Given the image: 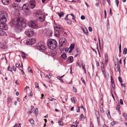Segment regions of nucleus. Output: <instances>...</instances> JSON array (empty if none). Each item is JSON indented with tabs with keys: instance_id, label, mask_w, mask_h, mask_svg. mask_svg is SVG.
Instances as JSON below:
<instances>
[{
	"instance_id": "52",
	"label": "nucleus",
	"mask_w": 127,
	"mask_h": 127,
	"mask_svg": "<svg viewBox=\"0 0 127 127\" xmlns=\"http://www.w3.org/2000/svg\"><path fill=\"white\" fill-rule=\"evenodd\" d=\"M120 103L121 105H122L123 104V100L122 99H121L120 100Z\"/></svg>"
},
{
	"instance_id": "3",
	"label": "nucleus",
	"mask_w": 127,
	"mask_h": 127,
	"mask_svg": "<svg viewBox=\"0 0 127 127\" xmlns=\"http://www.w3.org/2000/svg\"><path fill=\"white\" fill-rule=\"evenodd\" d=\"M57 42L54 39H51L48 41L47 45L48 47L51 49L53 50L57 47Z\"/></svg>"
},
{
	"instance_id": "56",
	"label": "nucleus",
	"mask_w": 127,
	"mask_h": 127,
	"mask_svg": "<svg viewBox=\"0 0 127 127\" xmlns=\"http://www.w3.org/2000/svg\"><path fill=\"white\" fill-rule=\"evenodd\" d=\"M112 87L114 89L115 88L114 84V83H112Z\"/></svg>"
},
{
	"instance_id": "32",
	"label": "nucleus",
	"mask_w": 127,
	"mask_h": 127,
	"mask_svg": "<svg viewBox=\"0 0 127 127\" xmlns=\"http://www.w3.org/2000/svg\"><path fill=\"white\" fill-rule=\"evenodd\" d=\"M8 71H9L11 72L12 71V68L10 67V66H9L8 67Z\"/></svg>"
},
{
	"instance_id": "47",
	"label": "nucleus",
	"mask_w": 127,
	"mask_h": 127,
	"mask_svg": "<svg viewBox=\"0 0 127 127\" xmlns=\"http://www.w3.org/2000/svg\"><path fill=\"white\" fill-rule=\"evenodd\" d=\"M73 90L75 93H76V91H77L76 89L74 87H73Z\"/></svg>"
},
{
	"instance_id": "55",
	"label": "nucleus",
	"mask_w": 127,
	"mask_h": 127,
	"mask_svg": "<svg viewBox=\"0 0 127 127\" xmlns=\"http://www.w3.org/2000/svg\"><path fill=\"white\" fill-rule=\"evenodd\" d=\"M72 102L74 104L75 103V101L73 97H72Z\"/></svg>"
},
{
	"instance_id": "41",
	"label": "nucleus",
	"mask_w": 127,
	"mask_h": 127,
	"mask_svg": "<svg viewBox=\"0 0 127 127\" xmlns=\"http://www.w3.org/2000/svg\"><path fill=\"white\" fill-rule=\"evenodd\" d=\"M12 68L13 70L14 71H16V68L15 66L14 65H13L12 66Z\"/></svg>"
},
{
	"instance_id": "20",
	"label": "nucleus",
	"mask_w": 127,
	"mask_h": 127,
	"mask_svg": "<svg viewBox=\"0 0 127 127\" xmlns=\"http://www.w3.org/2000/svg\"><path fill=\"white\" fill-rule=\"evenodd\" d=\"M61 56L64 59H65L66 58V54L65 53H64L61 55Z\"/></svg>"
},
{
	"instance_id": "16",
	"label": "nucleus",
	"mask_w": 127,
	"mask_h": 127,
	"mask_svg": "<svg viewBox=\"0 0 127 127\" xmlns=\"http://www.w3.org/2000/svg\"><path fill=\"white\" fill-rule=\"evenodd\" d=\"M36 42V40L34 38L31 39L30 40L31 45H33L34 43H35Z\"/></svg>"
},
{
	"instance_id": "53",
	"label": "nucleus",
	"mask_w": 127,
	"mask_h": 127,
	"mask_svg": "<svg viewBox=\"0 0 127 127\" xmlns=\"http://www.w3.org/2000/svg\"><path fill=\"white\" fill-rule=\"evenodd\" d=\"M100 110L103 113L104 112V110L103 109L102 107H100Z\"/></svg>"
},
{
	"instance_id": "64",
	"label": "nucleus",
	"mask_w": 127,
	"mask_h": 127,
	"mask_svg": "<svg viewBox=\"0 0 127 127\" xmlns=\"http://www.w3.org/2000/svg\"><path fill=\"white\" fill-rule=\"evenodd\" d=\"M27 88H29V87H28L27 86H26V87L25 88V91H27Z\"/></svg>"
},
{
	"instance_id": "33",
	"label": "nucleus",
	"mask_w": 127,
	"mask_h": 127,
	"mask_svg": "<svg viewBox=\"0 0 127 127\" xmlns=\"http://www.w3.org/2000/svg\"><path fill=\"white\" fill-rule=\"evenodd\" d=\"M58 123L59 125H63V122L61 121H58Z\"/></svg>"
},
{
	"instance_id": "57",
	"label": "nucleus",
	"mask_w": 127,
	"mask_h": 127,
	"mask_svg": "<svg viewBox=\"0 0 127 127\" xmlns=\"http://www.w3.org/2000/svg\"><path fill=\"white\" fill-rule=\"evenodd\" d=\"M90 127H94V125L91 122H90Z\"/></svg>"
},
{
	"instance_id": "50",
	"label": "nucleus",
	"mask_w": 127,
	"mask_h": 127,
	"mask_svg": "<svg viewBox=\"0 0 127 127\" xmlns=\"http://www.w3.org/2000/svg\"><path fill=\"white\" fill-rule=\"evenodd\" d=\"M115 124V122L113 121L111 123V125L112 126H113Z\"/></svg>"
},
{
	"instance_id": "49",
	"label": "nucleus",
	"mask_w": 127,
	"mask_h": 127,
	"mask_svg": "<svg viewBox=\"0 0 127 127\" xmlns=\"http://www.w3.org/2000/svg\"><path fill=\"white\" fill-rule=\"evenodd\" d=\"M104 74L105 75V78L106 79H108V76L106 74V73H104Z\"/></svg>"
},
{
	"instance_id": "2",
	"label": "nucleus",
	"mask_w": 127,
	"mask_h": 127,
	"mask_svg": "<svg viewBox=\"0 0 127 127\" xmlns=\"http://www.w3.org/2000/svg\"><path fill=\"white\" fill-rule=\"evenodd\" d=\"M30 7L32 8H34L35 6V3L34 0H30V6L28 3L24 4L22 6L23 9L25 12H28L30 9Z\"/></svg>"
},
{
	"instance_id": "59",
	"label": "nucleus",
	"mask_w": 127,
	"mask_h": 127,
	"mask_svg": "<svg viewBox=\"0 0 127 127\" xmlns=\"http://www.w3.org/2000/svg\"><path fill=\"white\" fill-rule=\"evenodd\" d=\"M34 109V107L33 106H31V110L32 111H33V110Z\"/></svg>"
},
{
	"instance_id": "43",
	"label": "nucleus",
	"mask_w": 127,
	"mask_h": 127,
	"mask_svg": "<svg viewBox=\"0 0 127 127\" xmlns=\"http://www.w3.org/2000/svg\"><path fill=\"white\" fill-rule=\"evenodd\" d=\"M118 79L119 81L121 83L122 82L121 78L120 77H118Z\"/></svg>"
},
{
	"instance_id": "31",
	"label": "nucleus",
	"mask_w": 127,
	"mask_h": 127,
	"mask_svg": "<svg viewBox=\"0 0 127 127\" xmlns=\"http://www.w3.org/2000/svg\"><path fill=\"white\" fill-rule=\"evenodd\" d=\"M7 102L8 103H9L11 100V99L10 97H8L7 98Z\"/></svg>"
},
{
	"instance_id": "19",
	"label": "nucleus",
	"mask_w": 127,
	"mask_h": 127,
	"mask_svg": "<svg viewBox=\"0 0 127 127\" xmlns=\"http://www.w3.org/2000/svg\"><path fill=\"white\" fill-rule=\"evenodd\" d=\"M67 62L69 63H71V56H69L68 58Z\"/></svg>"
},
{
	"instance_id": "61",
	"label": "nucleus",
	"mask_w": 127,
	"mask_h": 127,
	"mask_svg": "<svg viewBox=\"0 0 127 127\" xmlns=\"http://www.w3.org/2000/svg\"><path fill=\"white\" fill-rule=\"evenodd\" d=\"M78 109H77V112H79L80 111V109H79V108L78 107Z\"/></svg>"
},
{
	"instance_id": "18",
	"label": "nucleus",
	"mask_w": 127,
	"mask_h": 127,
	"mask_svg": "<svg viewBox=\"0 0 127 127\" xmlns=\"http://www.w3.org/2000/svg\"><path fill=\"white\" fill-rule=\"evenodd\" d=\"M21 53L22 54L21 55L23 59H25V58L26 57V56L27 55V54L23 52H21Z\"/></svg>"
},
{
	"instance_id": "27",
	"label": "nucleus",
	"mask_w": 127,
	"mask_h": 127,
	"mask_svg": "<svg viewBox=\"0 0 127 127\" xmlns=\"http://www.w3.org/2000/svg\"><path fill=\"white\" fill-rule=\"evenodd\" d=\"M30 122L32 124H33L34 123V121L32 119H31L30 120Z\"/></svg>"
},
{
	"instance_id": "44",
	"label": "nucleus",
	"mask_w": 127,
	"mask_h": 127,
	"mask_svg": "<svg viewBox=\"0 0 127 127\" xmlns=\"http://www.w3.org/2000/svg\"><path fill=\"white\" fill-rule=\"evenodd\" d=\"M111 82L112 83H114V81L113 79L112 78V76H111Z\"/></svg>"
},
{
	"instance_id": "39",
	"label": "nucleus",
	"mask_w": 127,
	"mask_h": 127,
	"mask_svg": "<svg viewBox=\"0 0 127 127\" xmlns=\"http://www.w3.org/2000/svg\"><path fill=\"white\" fill-rule=\"evenodd\" d=\"M2 49H5L6 48V47L7 46L5 44H3V45H2Z\"/></svg>"
},
{
	"instance_id": "13",
	"label": "nucleus",
	"mask_w": 127,
	"mask_h": 127,
	"mask_svg": "<svg viewBox=\"0 0 127 127\" xmlns=\"http://www.w3.org/2000/svg\"><path fill=\"white\" fill-rule=\"evenodd\" d=\"M65 51L66 52H68V53H70L71 52V44L69 48H65Z\"/></svg>"
},
{
	"instance_id": "9",
	"label": "nucleus",
	"mask_w": 127,
	"mask_h": 127,
	"mask_svg": "<svg viewBox=\"0 0 127 127\" xmlns=\"http://www.w3.org/2000/svg\"><path fill=\"white\" fill-rule=\"evenodd\" d=\"M59 47H65V45L66 44L67 41L66 39L64 38H62L59 40Z\"/></svg>"
},
{
	"instance_id": "46",
	"label": "nucleus",
	"mask_w": 127,
	"mask_h": 127,
	"mask_svg": "<svg viewBox=\"0 0 127 127\" xmlns=\"http://www.w3.org/2000/svg\"><path fill=\"white\" fill-rule=\"evenodd\" d=\"M67 23L69 24H71V22L69 19L67 20Z\"/></svg>"
},
{
	"instance_id": "37",
	"label": "nucleus",
	"mask_w": 127,
	"mask_h": 127,
	"mask_svg": "<svg viewBox=\"0 0 127 127\" xmlns=\"http://www.w3.org/2000/svg\"><path fill=\"white\" fill-rule=\"evenodd\" d=\"M28 71L32 72V70L30 67H29L28 68Z\"/></svg>"
},
{
	"instance_id": "42",
	"label": "nucleus",
	"mask_w": 127,
	"mask_h": 127,
	"mask_svg": "<svg viewBox=\"0 0 127 127\" xmlns=\"http://www.w3.org/2000/svg\"><path fill=\"white\" fill-rule=\"evenodd\" d=\"M107 116H108V117H109V116H110V112H109V110H108L107 111Z\"/></svg>"
},
{
	"instance_id": "28",
	"label": "nucleus",
	"mask_w": 127,
	"mask_h": 127,
	"mask_svg": "<svg viewBox=\"0 0 127 127\" xmlns=\"http://www.w3.org/2000/svg\"><path fill=\"white\" fill-rule=\"evenodd\" d=\"M26 43L27 45L31 44V43L30 42V40H27L26 42Z\"/></svg>"
},
{
	"instance_id": "62",
	"label": "nucleus",
	"mask_w": 127,
	"mask_h": 127,
	"mask_svg": "<svg viewBox=\"0 0 127 127\" xmlns=\"http://www.w3.org/2000/svg\"><path fill=\"white\" fill-rule=\"evenodd\" d=\"M32 112V111L31 110L29 111L27 113L29 114H31Z\"/></svg>"
},
{
	"instance_id": "1",
	"label": "nucleus",
	"mask_w": 127,
	"mask_h": 127,
	"mask_svg": "<svg viewBox=\"0 0 127 127\" xmlns=\"http://www.w3.org/2000/svg\"><path fill=\"white\" fill-rule=\"evenodd\" d=\"M7 17V13L4 11L0 12V29L6 30L8 29V26L5 24L6 22V18Z\"/></svg>"
},
{
	"instance_id": "12",
	"label": "nucleus",
	"mask_w": 127,
	"mask_h": 127,
	"mask_svg": "<svg viewBox=\"0 0 127 127\" xmlns=\"http://www.w3.org/2000/svg\"><path fill=\"white\" fill-rule=\"evenodd\" d=\"M54 35L57 37H59L60 35V30L55 31H54Z\"/></svg>"
},
{
	"instance_id": "10",
	"label": "nucleus",
	"mask_w": 127,
	"mask_h": 127,
	"mask_svg": "<svg viewBox=\"0 0 127 127\" xmlns=\"http://www.w3.org/2000/svg\"><path fill=\"white\" fill-rule=\"evenodd\" d=\"M34 33L33 30L32 29H30L25 31V33L28 37L32 36Z\"/></svg>"
},
{
	"instance_id": "34",
	"label": "nucleus",
	"mask_w": 127,
	"mask_h": 127,
	"mask_svg": "<svg viewBox=\"0 0 127 127\" xmlns=\"http://www.w3.org/2000/svg\"><path fill=\"white\" fill-rule=\"evenodd\" d=\"M116 110L119 111H120V107L119 105H117L116 107Z\"/></svg>"
},
{
	"instance_id": "48",
	"label": "nucleus",
	"mask_w": 127,
	"mask_h": 127,
	"mask_svg": "<svg viewBox=\"0 0 127 127\" xmlns=\"http://www.w3.org/2000/svg\"><path fill=\"white\" fill-rule=\"evenodd\" d=\"M29 96H32V93L31 91H30V92L29 94Z\"/></svg>"
},
{
	"instance_id": "11",
	"label": "nucleus",
	"mask_w": 127,
	"mask_h": 127,
	"mask_svg": "<svg viewBox=\"0 0 127 127\" xmlns=\"http://www.w3.org/2000/svg\"><path fill=\"white\" fill-rule=\"evenodd\" d=\"M45 34L47 36H52V32L49 29H47L45 32Z\"/></svg>"
},
{
	"instance_id": "24",
	"label": "nucleus",
	"mask_w": 127,
	"mask_h": 127,
	"mask_svg": "<svg viewBox=\"0 0 127 127\" xmlns=\"http://www.w3.org/2000/svg\"><path fill=\"white\" fill-rule=\"evenodd\" d=\"M38 109L37 108H36L35 109V110L34 111V113L36 115H37V112H38Z\"/></svg>"
},
{
	"instance_id": "29",
	"label": "nucleus",
	"mask_w": 127,
	"mask_h": 127,
	"mask_svg": "<svg viewBox=\"0 0 127 127\" xmlns=\"http://www.w3.org/2000/svg\"><path fill=\"white\" fill-rule=\"evenodd\" d=\"M123 116L125 119L127 120V114L126 113H124V114Z\"/></svg>"
},
{
	"instance_id": "17",
	"label": "nucleus",
	"mask_w": 127,
	"mask_h": 127,
	"mask_svg": "<svg viewBox=\"0 0 127 127\" xmlns=\"http://www.w3.org/2000/svg\"><path fill=\"white\" fill-rule=\"evenodd\" d=\"M108 55L107 54H106L105 55V63H106L108 61Z\"/></svg>"
},
{
	"instance_id": "22",
	"label": "nucleus",
	"mask_w": 127,
	"mask_h": 127,
	"mask_svg": "<svg viewBox=\"0 0 127 127\" xmlns=\"http://www.w3.org/2000/svg\"><path fill=\"white\" fill-rule=\"evenodd\" d=\"M54 29L55 31H56V30H60L61 28L60 27H58L57 26H56L54 27Z\"/></svg>"
},
{
	"instance_id": "45",
	"label": "nucleus",
	"mask_w": 127,
	"mask_h": 127,
	"mask_svg": "<svg viewBox=\"0 0 127 127\" xmlns=\"http://www.w3.org/2000/svg\"><path fill=\"white\" fill-rule=\"evenodd\" d=\"M16 67H21L20 64H16Z\"/></svg>"
},
{
	"instance_id": "6",
	"label": "nucleus",
	"mask_w": 127,
	"mask_h": 127,
	"mask_svg": "<svg viewBox=\"0 0 127 127\" xmlns=\"http://www.w3.org/2000/svg\"><path fill=\"white\" fill-rule=\"evenodd\" d=\"M23 19L21 18H16L13 19L12 21V23L13 24L16 25L21 23L24 22Z\"/></svg>"
},
{
	"instance_id": "25",
	"label": "nucleus",
	"mask_w": 127,
	"mask_h": 127,
	"mask_svg": "<svg viewBox=\"0 0 127 127\" xmlns=\"http://www.w3.org/2000/svg\"><path fill=\"white\" fill-rule=\"evenodd\" d=\"M127 48H125L124 49L123 53L124 54H126L127 53Z\"/></svg>"
},
{
	"instance_id": "35",
	"label": "nucleus",
	"mask_w": 127,
	"mask_h": 127,
	"mask_svg": "<svg viewBox=\"0 0 127 127\" xmlns=\"http://www.w3.org/2000/svg\"><path fill=\"white\" fill-rule=\"evenodd\" d=\"M49 100L51 101H53L54 100H56L55 99L52 98L51 97H49Z\"/></svg>"
},
{
	"instance_id": "51",
	"label": "nucleus",
	"mask_w": 127,
	"mask_h": 127,
	"mask_svg": "<svg viewBox=\"0 0 127 127\" xmlns=\"http://www.w3.org/2000/svg\"><path fill=\"white\" fill-rule=\"evenodd\" d=\"M81 80L82 81V82H83L84 83V84L85 85L86 83L85 81L84 80L82 79V78L81 79Z\"/></svg>"
},
{
	"instance_id": "15",
	"label": "nucleus",
	"mask_w": 127,
	"mask_h": 127,
	"mask_svg": "<svg viewBox=\"0 0 127 127\" xmlns=\"http://www.w3.org/2000/svg\"><path fill=\"white\" fill-rule=\"evenodd\" d=\"M5 32L2 29H0V36H3L5 35Z\"/></svg>"
},
{
	"instance_id": "38",
	"label": "nucleus",
	"mask_w": 127,
	"mask_h": 127,
	"mask_svg": "<svg viewBox=\"0 0 127 127\" xmlns=\"http://www.w3.org/2000/svg\"><path fill=\"white\" fill-rule=\"evenodd\" d=\"M115 2L116 3V5L118 6V4L119 3V1L118 0H116Z\"/></svg>"
},
{
	"instance_id": "60",
	"label": "nucleus",
	"mask_w": 127,
	"mask_h": 127,
	"mask_svg": "<svg viewBox=\"0 0 127 127\" xmlns=\"http://www.w3.org/2000/svg\"><path fill=\"white\" fill-rule=\"evenodd\" d=\"M75 45L74 44H72V50L74 48Z\"/></svg>"
},
{
	"instance_id": "40",
	"label": "nucleus",
	"mask_w": 127,
	"mask_h": 127,
	"mask_svg": "<svg viewBox=\"0 0 127 127\" xmlns=\"http://www.w3.org/2000/svg\"><path fill=\"white\" fill-rule=\"evenodd\" d=\"M81 19L82 20H84L85 19V17L84 16L82 15L81 17Z\"/></svg>"
},
{
	"instance_id": "21",
	"label": "nucleus",
	"mask_w": 127,
	"mask_h": 127,
	"mask_svg": "<svg viewBox=\"0 0 127 127\" xmlns=\"http://www.w3.org/2000/svg\"><path fill=\"white\" fill-rule=\"evenodd\" d=\"M64 13L63 11H61L60 13L58 14V15L60 18L64 16Z\"/></svg>"
},
{
	"instance_id": "23",
	"label": "nucleus",
	"mask_w": 127,
	"mask_h": 127,
	"mask_svg": "<svg viewBox=\"0 0 127 127\" xmlns=\"http://www.w3.org/2000/svg\"><path fill=\"white\" fill-rule=\"evenodd\" d=\"M52 75L51 73H49L48 75H47V76L48 77L49 79H50L51 77L52 76Z\"/></svg>"
},
{
	"instance_id": "54",
	"label": "nucleus",
	"mask_w": 127,
	"mask_h": 127,
	"mask_svg": "<svg viewBox=\"0 0 127 127\" xmlns=\"http://www.w3.org/2000/svg\"><path fill=\"white\" fill-rule=\"evenodd\" d=\"M97 122L98 123V125L99 126L100 125V122H99V119L98 117H97Z\"/></svg>"
},
{
	"instance_id": "14",
	"label": "nucleus",
	"mask_w": 127,
	"mask_h": 127,
	"mask_svg": "<svg viewBox=\"0 0 127 127\" xmlns=\"http://www.w3.org/2000/svg\"><path fill=\"white\" fill-rule=\"evenodd\" d=\"M10 0H2V1L3 4L5 5L8 4Z\"/></svg>"
},
{
	"instance_id": "4",
	"label": "nucleus",
	"mask_w": 127,
	"mask_h": 127,
	"mask_svg": "<svg viewBox=\"0 0 127 127\" xmlns=\"http://www.w3.org/2000/svg\"><path fill=\"white\" fill-rule=\"evenodd\" d=\"M23 27H26V24L24 22H22L21 23L18 24L15 26V31L17 32H20L22 30Z\"/></svg>"
},
{
	"instance_id": "36",
	"label": "nucleus",
	"mask_w": 127,
	"mask_h": 127,
	"mask_svg": "<svg viewBox=\"0 0 127 127\" xmlns=\"http://www.w3.org/2000/svg\"><path fill=\"white\" fill-rule=\"evenodd\" d=\"M81 119L82 120L84 119L85 118L84 117V115L83 114H81Z\"/></svg>"
},
{
	"instance_id": "7",
	"label": "nucleus",
	"mask_w": 127,
	"mask_h": 127,
	"mask_svg": "<svg viewBox=\"0 0 127 127\" xmlns=\"http://www.w3.org/2000/svg\"><path fill=\"white\" fill-rule=\"evenodd\" d=\"M28 24L29 26L32 28L36 29L38 28L37 22L35 21L32 20L30 21Z\"/></svg>"
},
{
	"instance_id": "5",
	"label": "nucleus",
	"mask_w": 127,
	"mask_h": 127,
	"mask_svg": "<svg viewBox=\"0 0 127 127\" xmlns=\"http://www.w3.org/2000/svg\"><path fill=\"white\" fill-rule=\"evenodd\" d=\"M35 14L38 16L39 18L40 21L43 22L44 21L45 19V15L40 10L37 11Z\"/></svg>"
},
{
	"instance_id": "58",
	"label": "nucleus",
	"mask_w": 127,
	"mask_h": 127,
	"mask_svg": "<svg viewBox=\"0 0 127 127\" xmlns=\"http://www.w3.org/2000/svg\"><path fill=\"white\" fill-rule=\"evenodd\" d=\"M88 29H89V31H90V32H92V28L91 27H89L88 28Z\"/></svg>"
},
{
	"instance_id": "8",
	"label": "nucleus",
	"mask_w": 127,
	"mask_h": 127,
	"mask_svg": "<svg viewBox=\"0 0 127 127\" xmlns=\"http://www.w3.org/2000/svg\"><path fill=\"white\" fill-rule=\"evenodd\" d=\"M37 49L41 51H44L46 50V47L42 43H39L37 44Z\"/></svg>"
},
{
	"instance_id": "30",
	"label": "nucleus",
	"mask_w": 127,
	"mask_h": 127,
	"mask_svg": "<svg viewBox=\"0 0 127 127\" xmlns=\"http://www.w3.org/2000/svg\"><path fill=\"white\" fill-rule=\"evenodd\" d=\"M83 31L86 35H87L88 34V31L86 29H85V30L83 29Z\"/></svg>"
},
{
	"instance_id": "26",
	"label": "nucleus",
	"mask_w": 127,
	"mask_h": 127,
	"mask_svg": "<svg viewBox=\"0 0 127 127\" xmlns=\"http://www.w3.org/2000/svg\"><path fill=\"white\" fill-rule=\"evenodd\" d=\"M35 88L39 89L38 84L37 82H35Z\"/></svg>"
},
{
	"instance_id": "63",
	"label": "nucleus",
	"mask_w": 127,
	"mask_h": 127,
	"mask_svg": "<svg viewBox=\"0 0 127 127\" xmlns=\"http://www.w3.org/2000/svg\"><path fill=\"white\" fill-rule=\"evenodd\" d=\"M121 84L122 86H123L124 87H126L125 84H123L121 83Z\"/></svg>"
}]
</instances>
